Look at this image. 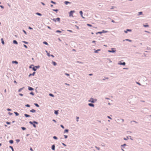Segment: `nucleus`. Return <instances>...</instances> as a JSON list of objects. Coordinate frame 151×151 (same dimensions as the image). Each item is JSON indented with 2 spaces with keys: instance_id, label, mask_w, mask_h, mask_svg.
<instances>
[{
  "instance_id": "51",
  "label": "nucleus",
  "mask_w": 151,
  "mask_h": 151,
  "mask_svg": "<svg viewBox=\"0 0 151 151\" xmlns=\"http://www.w3.org/2000/svg\"><path fill=\"white\" fill-rule=\"evenodd\" d=\"M29 29H32V27H29Z\"/></svg>"
},
{
  "instance_id": "4",
  "label": "nucleus",
  "mask_w": 151,
  "mask_h": 151,
  "mask_svg": "<svg viewBox=\"0 0 151 151\" xmlns=\"http://www.w3.org/2000/svg\"><path fill=\"white\" fill-rule=\"evenodd\" d=\"M35 72H34L32 74H30L29 76V77H30V76H34L35 74Z\"/></svg>"
},
{
  "instance_id": "30",
  "label": "nucleus",
  "mask_w": 151,
  "mask_h": 151,
  "mask_svg": "<svg viewBox=\"0 0 151 151\" xmlns=\"http://www.w3.org/2000/svg\"><path fill=\"white\" fill-rule=\"evenodd\" d=\"M22 129L23 130H25L26 129V128H25V127H22Z\"/></svg>"
},
{
  "instance_id": "34",
  "label": "nucleus",
  "mask_w": 151,
  "mask_h": 151,
  "mask_svg": "<svg viewBox=\"0 0 151 151\" xmlns=\"http://www.w3.org/2000/svg\"><path fill=\"white\" fill-rule=\"evenodd\" d=\"M56 32H59V33H61V31H60V30H57V31H56Z\"/></svg>"
},
{
  "instance_id": "43",
  "label": "nucleus",
  "mask_w": 151,
  "mask_h": 151,
  "mask_svg": "<svg viewBox=\"0 0 151 151\" xmlns=\"http://www.w3.org/2000/svg\"><path fill=\"white\" fill-rule=\"evenodd\" d=\"M24 47L25 48H27V46H26V45H24Z\"/></svg>"
},
{
  "instance_id": "7",
  "label": "nucleus",
  "mask_w": 151,
  "mask_h": 151,
  "mask_svg": "<svg viewBox=\"0 0 151 151\" xmlns=\"http://www.w3.org/2000/svg\"><path fill=\"white\" fill-rule=\"evenodd\" d=\"M30 112H32L34 113V112H36V110H35V109H32L30 110Z\"/></svg>"
},
{
  "instance_id": "17",
  "label": "nucleus",
  "mask_w": 151,
  "mask_h": 151,
  "mask_svg": "<svg viewBox=\"0 0 151 151\" xmlns=\"http://www.w3.org/2000/svg\"><path fill=\"white\" fill-rule=\"evenodd\" d=\"M116 51L115 50H108V51L109 52H115Z\"/></svg>"
},
{
  "instance_id": "23",
  "label": "nucleus",
  "mask_w": 151,
  "mask_h": 151,
  "mask_svg": "<svg viewBox=\"0 0 151 151\" xmlns=\"http://www.w3.org/2000/svg\"><path fill=\"white\" fill-rule=\"evenodd\" d=\"M43 43L46 45H48V43L47 42L45 41L44 42H43Z\"/></svg>"
},
{
  "instance_id": "38",
  "label": "nucleus",
  "mask_w": 151,
  "mask_h": 151,
  "mask_svg": "<svg viewBox=\"0 0 151 151\" xmlns=\"http://www.w3.org/2000/svg\"><path fill=\"white\" fill-rule=\"evenodd\" d=\"M23 32H24V33H25V34H27V32H26L24 30H23Z\"/></svg>"
},
{
  "instance_id": "35",
  "label": "nucleus",
  "mask_w": 151,
  "mask_h": 151,
  "mask_svg": "<svg viewBox=\"0 0 151 151\" xmlns=\"http://www.w3.org/2000/svg\"><path fill=\"white\" fill-rule=\"evenodd\" d=\"M22 42H23V43H25V44H28V43L27 42H26V41H22Z\"/></svg>"
},
{
  "instance_id": "13",
  "label": "nucleus",
  "mask_w": 151,
  "mask_h": 151,
  "mask_svg": "<svg viewBox=\"0 0 151 151\" xmlns=\"http://www.w3.org/2000/svg\"><path fill=\"white\" fill-rule=\"evenodd\" d=\"M64 3L65 4L67 5L68 4H70V2L68 1H65Z\"/></svg>"
},
{
  "instance_id": "8",
  "label": "nucleus",
  "mask_w": 151,
  "mask_h": 151,
  "mask_svg": "<svg viewBox=\"0 0 151 151\" xmlns=\"http://www.w3.org/2000/svg\"><path fill=\"white\" fill-rule=\"evenodd\" d=\"M89 102H92V103H94V101L93 100V99H91L90 100H89Z\"/></svg>"
},
{
  "instance_id": "31",
  "label": "nucleus",
  "mask_w": 151,
  "mask_h": 151,
  "mask_svg": "<svg viewBox=\"0 0 151 151\" xmlns=\"http://www.w3.org/2000/svg\"><path fill=\"white\" fill-rule=\"evenodd\" d=\"M87 25H88V26H89V27H92V25L91 24H87Z\"/></svg>"
},
{
  "instance_id": "54",
  "label": "nucleus",
  "mask_w": 151,
  "mask_h": 151,
  "mask_svg": "<svg viewBox=\"0 0 151 151\" xmlns=\"http://www.w3.org/2000/svg\"><path fill=\"white\" fill-rule=\"evenodd\" d=\"M126 40H127V41H130V42L131 41V40H129V39H126Z\"/></svg>"
},
{
  "instance_id": "44",
  "label": "nucleus",
  "mask_w": 151,
  "mask_h": 151,
  "mask_svg": "<svg viewBox=\"0 0 151 151\" xmlns=\"http://www.w3.org/2000/svg\"><path fill=\"white\" fill-rule=\"evenodd\" d=\"M64 137L65 139H66L67 138L68 136L67 135H64Z\"/></svg>"
},
{
  "instance_id": "16",
  "label": "nucleus",
  "mask_w": 151,
  "mask_h": 151,
  "mask_svg": "<svg viewBox=\"0 0 151 151\" xmlns=\"http://www.w3.org/2000/svg\"><path fill=\"white\" fill-rule=\"evenodd\" d=\"M24 116L26 117H29L30 116L29 115H28L27 114H25Z\"/></svg>"
},
{
  "instance_id": "48",
  "label": "nucleus",
  "mask_w": 151,
  "mask_h": 151,
  "mask_svg": "<svg viewBox=\"0 0 151 151\" xmlns=\"http://www.w3.org/2000/svg\"><path fill=\"white\" fill-rule=\"evenodd\" d=\"M6 124H10V122H6Z\"/></svg>"
},
{
  "instance_id": "49",
  "label": "nucleus",
  "mask_w": 151,
  "mask_h": 151,
  "mask_svg": "<svg viewBox=\"0 0 151 151\" xmlns=\"http://www.w3.org/2000/svg\"><path fill=\"white\" fill-rule=\"evenodd\" d=\"M127 31H129V32H131V29H127Z\"/></svg>"
},
{
  "instance_id": "3",
  "label": "nucleus",
  "mask_w": 151,
  "mask_h": 151,
  "mask_svg": "<svg viewBox=\"0 0 151 151\" xmlns=\"http://www.w3.org/2000/svg\"><path fill=\"white\" fill-rule=\"evenodd\" d=\"M52 20L54 21L55 22H56V21H57L58 22H60V18L58 17L56 19H53Z\"/></svg>"
},
{
  "instance_id": "19",
  "label": "nucleus",
  "mask_w": 151,
  "mask_h": 151,
  "mask_svg": "<svg viewBox=\"0 0 151 151\" xmlns=\"http://www.w3.org/2000/svg\"><path fill=\"white\" fill-rule=\"evenodd\" d=\"M34 105L36 106H37V107H39V106L38 105V104H36V103H35L34 104Z\"/></svg>"
},
{
  "instance_id": "15",
  "label": "nucleus",
  "mask_w": 151,
  "mask_h": 151,
  "mask_svg": "<svg viewBox=\"0 0 151 151\" xmlns=\"http://www.w3.org/2000/svg\"><path fill=\"white\" fill-rule=\"evenodd\" d=\"M1 42H2V44L3 45H4V41L3 38H1Z\"/></svg>"
},
{
  "instance_id": "21",
  "label": "nucleus",
  "mask_w": 151,
  "mask_h": 151,
  "mask_svg": "<svg viewBox=\"0 0 151 151\" xmlns=\"http://www.w3.org/2000/svg\"><path fill=\"white\" fill-rule=\"evenodd\" d=\"M9 142L11 144H12L13 142V141L12 140H10Z\"/></svg>"
},
{
  "instance_id": "39",
  "label": "nucleus",
  "mask_w": 151,
  "mask_h": 151,
  "mask_svg": "<svg viewBox=\"0 0 151 151\" xmlns=\"http://www.w3.org/2000/svg\"><path fill=\"white\" fill-rule=\"evenodd\" d=\"M100 50H96L95 51V52L96 53H97L98 52V51H100Z\"/></svg>"
},
{
  "instance_id": "60",
  "label": "nucleus",
  "mask_w": 151,
  "mask_h": 151,
  "mask_svg": "<svg viewBox=\"0 0 151 151\" xmlns=\"http://www.w3.org/2000/svg\"><path fill=\"white\" fill-rule=\"evenodd\" d=\"M47 28L50 29H51V28L49 26H47Z\"/></svg>"
},
{
  "instance_id": "64",
  "label": "nucleus",
  "mask_w": 151,
  "mask_h": 151,
  "mask_svg": "<svg viewBox=\"0 0 151 151\" xmlns=\"http://www.w3.org/2000/svg\"><path fill=\"white\" fill-rule=\"evenodd\" d=\"M41 4L43 5H45V4L43 2H42L41 3Z\"/></svg>"
},
{
  "instance_id": "6",
  "label": "nucleus",
  "mask_w": 151,
  "mask_h": 151,
  "mask_svg": "<svg viewBox=\"0 0 151 151\" xmlns=\"http://www.w3.org/2000/svg\"><path fill=\"white\" fill-rule=\"evenodd\" d=\"M28 89L29 90L32 91L33 90V88L31 87H28Z\"/></svg>"
},
{
  "instance_id": "25",
  "label": "nucleus",
  "mask_w": 151,
  "mask_h": 151,
  "mask_svg": "<svg viewBox=\"0 0 151 151\" xmlns=\"http://www.w3.org/2000/svg\"><path fill=\"white\" fill-rule=\"evenodd\" d=\"M79 119V117L78 116L76 117V119L77 120V121L78 122V119Z\"/></svg>"
},
{
  "instance_id": "9",
  "label": "nucleus",
  "mask_w": 151,
  "mask_h": 151,
  "mask_svg": "<svg viewBox=\"0 0 151 151\" xmlns=\"http://www.w3.org/2000/svg\"><path fill=\"white\" fill-rule=\"evenodd\" d=\"M52 149L53 150H55V146L54 145H53L52 146Z\"/></svg>"
},
{
  "instance_id": "18",
  "label": "nucleus",
  "mask_w": 151,
  "mask_h": 151,
  "mask_svg": "<svg viewBox=\"0 0 151 151\" xmlns=\"http://www.w3.org/2000/svg\"><path fill=\"white\" fill-rule=\"evenodd\" d=\"M52 63L53 64V65L55 66L57 64L55 62L53 61L52 62Z\"/></svg>"
},
{
  "instance_id": "53",
  "label": "nucleus",
  "mask_w": 151,
  "mask_h": 151,
  "mask_svg": "<svg viewBox=\"0 0 151 151\" xmlns=\"http://www.w3.org/2000/svg\"><path fill=\"white\" fill-rule=\"evenodd\" d=\"M62 144L64 146H66V145H65V144H64V143H62Z\"/></svg>"
},
{
  "instance_id": "50",
  "label": "nucleus",
  "mask_w": 151,
  "mask_h": 151,
  "mask_svg": "<svg viewBox=\"0 0 151 151\" xmlns=\"http://www.w3.org/2000/svg\"><path fill=\"white\" fill-rule=\"evenodd\" d=\"M10 148H11V149H12V150L13 151V147L12 146H10Z\"/></svg>"
},
{
  "instance_id": "41",
  "label": "nucleus",
  "mask_w": 151,
  "mask_h": 151,
  "mask_svg": "<svg viewBox=\"0 0 151 151\" xmlns=\"http://www.w3.org/2000/svg\"><path fill=\"white\" fill-rule=\"evenodd\" d=\"M60 126L63 129H64V127L63 126V125H60Z\"/></svg>"
},
{
  "instance_id": "36",
  "label": "nucleus",
  "mask_w": 151,
  "mask_h": 151,
  "mask_svg": "<svg viewBox=\"0 0 151 151\" xmlns=\"http://www.w3.org/2000/svg\"><path fill=\"white\" fill-rule=\"evenodd\" d=\"M68 132V130L67 129H65V132Z\"/></svg>"
},
{
  "instance_id": "61",
  "label": "nucleus",
  "mask_w": 151,
  "mask_h": 151,
  "mask_svg": "<svg viewBox=\"0 0 151 151\" xmlns=\"http://www.w3.org/2000/svg\"><path fill=\"white\" fill-rule=\"evenodd\" d=\"M124 32L126 33H127V30L126 31H124Z\"/></svg>"
},
{
  "instance_id": "58",
  "label": "nucleus",
  "mask_w": 151,
  "mask_h": 151,
  "mask_svg": "<svg viewBox=\"0 0 151 151\" xmlns=\"http://www.w3.org/2000/svg\"><path fill=\"white\" fill-rule=\"evenodd\" d=\"M47 55L48 56H50V55L49 53H47Z\"/></svg>"
},
{
  "instance_id": "47",
  "label": "nucleus",
  "mask_w": 151,
  "mask_h": 151,
  "mask_svg": "<svg viewBox=\"0 0 151 151\" xmlns=\"http://www.w3.org/2000/svg\"><path fill=\"white\" fill-rule=\"evenodd\" d=\"M0 7H1V8H2V9H4V7L3 6H2L1 5V6H0Z\"/></svg>"
},
{
  "instance_id": "24",
  "label": "nucleus",
  "mask_w": 151,
  "mask_h": 151,
  "mask_svg": "<svg viewBox=\"0 0 151 151\" xmlns=\"http://www.w3.org/2000/svg\"><path fill=\"white\" fill-rule=\"evenodd\" d=\"M14 113L16 116H18L19 115V114L17 112H14Z\"/></svg>"
},
{
  "instance_id": "45",
  "label": "nucleus",
  "mask_w": 151,
  "mask_h": 151,
  "mask_svg": "<svg viewBox=\"0 0 151 151\" xmlns=\"http://www.w3.org/2000/svg\"><path fill=\"white\" fill-rule=\"evenodd\" d=\"M65 74L67 76H69V74H68L67 73H65Z\"/></svg>"
},
{
  "instance_id": "28",
  "label": "nucleus",
  "mask_w": 151,
  "mask_h": 151,
  "mask_svg": "<svg viewBox=\"0 0 151 151\" xmlns=\"http://www.w3.org/2000/svg\"><path fill=\"white\" fill-rule=\"evenodd\" d=\"M142 14V12H139L138 13V15H140L141 14Z\"/></svg>"
},
{
  "instance_id": "27",
  "label": "nucleus",
  "mask_w": 151,
  "mask_h": 151,
  "mask_svg": "<svg viewBox=\"0 0 151 151\" xmlns=\"http://www.w3.org/2000/svg\"><path fill=\"white\" fill-rule=\"evenodd\" d=\"M143 26L144 27H148L149 26V25H144V24L143 25Z\"/></svg>"
},
{
  "instance_id": "56",
  "label": "nucleus",
  "mask_w": 151,
  "mask_h": 151,
  "mask_svg": "<svg viewBox=\"0 0 151 151\" xmlns=\"http://www.w3.org/2000/svg\"><path fill=\"white\" fill-rule=\"evenodd\" d=\"M108 118L110 119H111V118L109 116H107Z\"/></svg>"
},
{
  "instance_id": "52",
  "label": "nucleus",
  "mask_w": 151,
  "mask_h": 151,
  "mask_svg": "<svg viewBox=\"0 0 151 151\" xmlns=\"http://www.w3.org/2000/svg\"><path fill=\"white\" fill-rule=\"evenodd\" d=\"M136 83H137V84H138L139 85H141V84H140V83H138V82H137Z\"/></svg>"
},
{
  "instance_id": "62",
  "label": "nucleus",
  "mask_w": 151,
  "mask_h": 151,
  "mask_svg": "<svg viewBox=\"0 0 151 151\" xmlns=\"http://www.w3.org/2000/svg\"><path fill=\"white\" fill-rule=\"evenodd\" d=\"M50 56H51L52 57H54V56L53 55H50Z\"/></svg>"
},
{
  "instance_id": "40",
  "label": "nucleus",
  "mask_w": 151,
  "mask_h": 151,
  "mask_svg": "<svg viewBox=\"0 0 151 151\" xmlns=\"http://www.w3.org/2000/svg\"><path fill=\"white\" fill-rule=\"evenodd\" d=\"M30 94H31V95H34V93L32 92H31L30 93Z\"/></svg>"
},
{
  "instance_id": "2",
  "label": "nucleus",
  "mask_w": 151,
  "mask_h": 151,
  "mask_svg": "<svg viewBox=\"0 0 151 151\" xmlns=\"http://www.w3.org/2000/svg\"><path fill=\"white\" fill-rule=\"evenodd\" d=\"M75 12L74 11H71L69 13V16L70 17H73V13Z\"/></svg>"
},
{
  "instance_id": "59",
  "label": "nucleus",
  "mask_w": 151,
  "mask_h": 151,
  "mask_svg": "<svg viewBox=\"0 0 151 151\" xmlns=\"http://www.w3.org/2000/svg\"><path fill=\"white\" fill-rule=\"evenodd\" d=\"M126 144H124L123 145H121V146H126Z\"/></svg>"
},
{
  "instance_id": "12",
  "label": "nucleus",
  "mask_w": 151,
  "mask_h": 151,
  "mask_svg": "<svg viewBox=\"0 0 151 151\" xmlns=\"http://www.w3.org/2000/svg\"><path fill=\"white\" fill-rule=\"evenodd\" d=\"M80 13L81 16L83 17V18H84L83 16V12H82V11H81L80 12Z\"/></svg>"
},
{
  "instance_id": "57",
  "label": "nucleus",
  "mask_w": 151,
  "mask_h": 151,
  "mask_svg": "<svg viewBox=\"0 0 151 151\" xmlns=\"http://www.w3.org/2000/svg\"><path fill=\"white\" fill-rule=\"evenodd\" d=\"M30 150L31 151H33V149H32V147H31L30 148Z\"/></svg>"
},
{
  "instance_id": "26",
  "label": "nucleus",
  "mask_w": 151,
  "mask_h": 151,
  "mask_svg": "<svg viewBox=\"0 0 151 151\" xmlns=\"http://www.w3.org/2000/svg\"><path fill=\"white\" fill-rule=\"evenodd\" d=\"M51 3H53V4H56V3L55 2H54L53 1H51Z\"/></svg>"
},
{
  "instance_id": "11",
  "label": "nucleus",
  "mask_w": 151,
  "mask_h": 151,
  "mask_svg": "<svg viewBox=\"0 0 151 151\" xmlns=\"http://www.w3.org/2000/svg\"><path fill=\"white\" fill-rule=\"evenodd\" d=\"M13 42L14 44H18V43H17V42L15 40H14L13 41Z\"/></svg>"
},
{
  "instance_id": "33",
  "label": "nucleus",
  "mask_w": 151,
  "mask_h": 151,
  "mask_svg": "<svg viewBox=\"0 0 151 151\" xmlns=\"http://www.w3.org/2000/svg\"><path fill=\"white\" fill-rule=\"evenodd\" d=\"M53 138L55 139H57V137H56V136H54L53 137Z\"/></svg>"
},
{
  "instance_id": "1",
  "label": "nucleus",
  "mask_w": 151,
  "mask_h": 151,
  "mask_svg": "<svg viewBox=\"0 0 151 151\" xmlns=\"http://www.w3.org/2000/svg\"><path fill=\"white\" fill-rule=\"evenodd\" d=\"M29 123L32 124L33 127H36V126L35 124H33V123H34V124H38V123L37 122H35V121H34L33 122H32L31 121H30L29 122Z\"/></svg>"
},
{
  "instance_id": "42",
  "label": "nucleus",
  "mask_w": 151,
  "mask_h": 151,
  "mask_svg": "<svg viewBox=\"0 0 151 151\" xmlns=\"http://www.w3.org/2000/svg\"><path fill=\"white\" fill-rule=\"evenodd\" d=\"M25 106L27 107H30V105H29V104H27L26 105H25Z\"/></svg>"
},
{
  "instance_id": "29",
  "label": "nucleus",
  "mask_w": 151,
  "mask_h": 151,
  "mask_svg": "<svg viewBox=\"0 0 151 151\" xmlns=\"http://www.w3.org/2000/svg\"><path fill=\"white\" fill-rule=\"evenodd\" d=\"M36 14L37 15H39V16H41V14L39 13H36Z\"/></svg>"
},
{
  "instance_id": "46",
  "label": "nucleus",
  "mask_w": 151,
  "mask_h": 151,
  "mask_svg": "<svg viewBox=\"0 0 151 151\" xmlns=\"http://www.w3.org/2000/svg\"><path fill=\"white\" fill-rule=\"evenodd\" d=\"M53 10L54 11L57 12L58 11V9H53Z\"/></svg>"
},
{
  "instance_id": "55",
  "label": "nucleus",
  "mask_w": 151,
  "mask_h": 151,
  "mask_svg": "<svg viewBox=\"0 0 151 151\" xmlns=\"http://www.w3.org/2000/svg\"><path fill=\"white\" fill-rule=\"evenodd\" d=\"M19 95L21 96H23V94H21V93H19Z\"/></svg>"
},
{
  "instance_id": "20",
  "label": "nucleus",
  "mask_w": 151,
  "mask_h": 151,
  "mask_svg": "<svg viewBox=\"0 0 151 151\" xmlns=\"http://www.w3.org/2000/svg\"><path fill=\"white\" fill-rule=\"evenodd\" d=\"M12 63H15L16 64H17L18 63V62L17 61H13Z\"/></svg>"
},
{
  "instance_id": "32",
  "label": "nucleus",
  "mask_w": 151,
  "mask_h": 151,
  "mask_svg": "<svg viewBox=\"0 0 151 151\" xmlns=\"http://www.w3.org/2000/svg\"><path fill=\"white\" fill-rule=\"evenodd\" d=\"M49 95L52 97H53L54 96L51 93H50L49 94Z\"/></svg>"
},
{
  "instance_id": "22",
  "label": "nucleus",
  "mask_w": 151,
  "mask_h": 151,
  "mask_svg": "<svg viewBox=\"0 0 151 151\" xmlns=\"http://www.w3.org/2000/svg\"><path fill=\"white\" fill-rule=\"evenodd\" d=\"M55 113L56 114H58V111H55Z\"/></svg>"
},
{
  "instance_id": "10",
  "label": "nucleus",
  "mask_w": 151,
  "mask_h": 151,
  "mask_svg": "<svg viewBox=\"0 0 151 151\" xmlns=\"http://www.w3.org/2000/svg\"><path fill=\"white\" fill-rule=\"evenodd\" d=\"M88 105H89V106H92V107L94 106V104H92L89 103L88 104Z\"/></svg>"
},
{
  "instance_id": "5",
  "label": "nucleus",
  "mask_w": 151,
  "mask_h": 151,
  "mask_svg": "<svg viewBox=\"0 0 151 151\" xmlns=\"http://www.w3.org/2000/svg\"><path fill=\"white\" fill-rule=\"evenodd\" d=\"M38 68L37 66H35V67H34L33 68V70L34 71H36L37 70V68Z\"/></svg>"
},
{
  "instance_id": "37",
  "label": "nucleus",
  "mask_w": 151,
  "mask_h": 151,
  "mask_svg": "<svg viewBox=\"0 0 151 151\" xmlns=\"http://www.w3.org/2000/svg\"><path fill=\"white\" fill-rule=\"evenodd\" d=\"M104 32V30H103V32H98V33H103V32Z\"/></svg>"
},
{
  "instance_id": "14",
  "label": "nucleus",
  "mask_w": 151,
  "mask_h": 151,
  "mask_svg": "<svg viewBox=\"0 0 151 151\" xmlns=\"http://www.w3.org/2000/svg\"><path fill=\"white\" fill-rule=\"evenodd\" d=\"M119 64H120V65H125V63L124 62H123V63H119Z\"/></svg>"
},
{
  "instance_id": "63",
  "label": "nucleus",
  "mask_w": 151,
  "mask_h": 151,
  "mask_svg": "<svg viewBox=\"0 0 151 151\" xmlns=\"http://www.w3.org/2000/svg\"><path fill=\"white\" fill-rule=\"evenodd\" d=\"M65 85H68V86H70V85H69V84H67V83H65Z\"/></svg>"
}]
</instances>
